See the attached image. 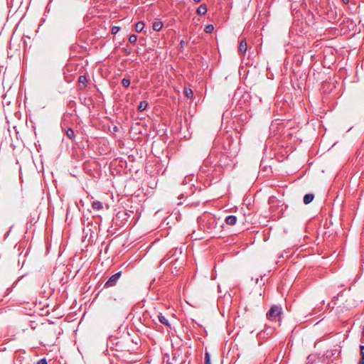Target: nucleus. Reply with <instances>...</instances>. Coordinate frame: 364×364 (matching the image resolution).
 <instances>
[{
	"mask_svg": "<svg viewBox=\"0 0 364 364\" xmlns=\"http://www.w3.org/2000/svg\"><path fill=\"white\" fill-rule=\"evenodd\" d=\"M122 274L121 272H119L109 277L107 282L105 283V287L108 288L116 285L117 281L120 278Z\"/></svg>",
	"mask_w": 364,
	"mask_h": 364,
	"instance_id": "obj_2",
	"label": "nucleus"
},
{
	"mask_svg": "<svg viewBox=\"0 0 364 364\" xmlns=\"http://www.w3.org/2000/svg\"><path fill=\"white\" fill-rule=\"evenodd\" d=\"M205 364H210V354L208 352L205 354Z\"/></svg>",
	"mask_w": 364,
	"mask_h": 364,
	"instance_id": "obj_18",
	"label": "nucleus"
},
{
	"mask_svg": "<svg viewBox=\"0 0 364 364\" xmlns=\"http://www.w3.org/2000/svg\"><path fill=\"white\" fill-rule=\"evenodd\" d=\"M158 317H159V321H160L161 323H163V324H164V325H166V326H170V323H169V322H168V320L166 318V316H164V315H162V314H159V315L158 316Z\"/></svg>",
	"mask_w": 364,
	"mask_h": 364,
	"instance_id": "obj_10",
	"label": "nucleus"
},
{
	"mask_svg": "<svg viewBox=\"0 0 364 364\" xmlns=\"http://www.w3.org/2000/svg\"><path fill=\"white\" fill-rule=\"evenodd\" d=\"M122 84L123 85L124 87H127L130 85V80L129 79L124 78L122 80Z\"/></svg>",
	"mask_w": 364,
	"mask_h": 364,
	"instance_id": "obj_16",
	"label": "nucleus"
},
{
	"mask_svg": "<svg viewBox=\"0 0 364 364\" xmlns=\"http://www.w3.org/2000/svg\"><path fill=\"white\" fill-rule=\"evenodd\" d=\"M184 93L188 98H192L193 96V92L192 90L189 89V88L185 89Z\"/></svg>",
	"mask_w": 364,
	"mask_h": 364,
	"instance_id": "obj_13",
	"label": "nucleus"
},
{
	"mask_svg": "<svg viewBox=\"0 0 364 364\" xmlns=\"http://www.w3.org/2000/svg\"><path fill=\"white\" fill-rule=\"evenodd\" d=\"M360 355H361V357H363V355H364V346H360Z\"/></svg>",
	"mask_w": 364,
	"mask_h": 364,
	"instance_id": "obj_21",
	"label": "nucleus"
},
{
	"mask_svg": "<svg viewBox=\"0 0 364 364\" xmlns=\"http://www.w3.org/2000/svg\"><path fill=\"white\" fill-rule=\"evenodd\" d=\"M196 3H198L200 1V0H193Z\"/></svg>",
	"mask_w": 364,
	"mask_h": 364,
	"instance_id": "obj_23",
	"label": "nucleus"
},
{
	"mask_svg": "<svg viewBox=\"0 0 364 364\" xmlns=\"http://www.w3.org/2000/svg\"><path fill=\"white\" fill-rule=\"evenodd\" d=\"M358 364H364V355H363V357H361Z\"/></svg>",
	"mask_w": 364,
	"mask_h": 364,
	"instance_id": "obj_22",
	"label": "nucleus"
},
{
	"mask_svg": "<svg viewBox=\"0 0 364 364\" xmlns=\"http://www.w3.org/2000/svg\"><path fill=\"white\" fill-rule=\"evenodd\" d=\"M92 207L93 209L96 210H100L101 209H102L103 205L102 203L100 201H93L92 203Z\"/></svg>",
	"mask_w": 364,
	"mask_h": 364,
	"instance_id": "obj_9",
	"label": "nucleus"
},
{
	"mask_svg": "<svg viewBox=\"0 0 364 364\" xmlns=\"http://www.w3.org/2000/svg\"><path fill=\"white\" fill-rule=\"evenodd\" d=\"M207 12V6L205 4H201L197 9L198 15H205Z\"/></svg>",
	"mask_w": 364,
	"mask_h": 364,
	"instance_id": "obj_7",
	"label": "nucleus"
},
{
	"mask_svg": "<svg viewBox=\"0 0 364 364\" xmlns=\"http://www.w3.org/2000/svg\"><path fill=\"white\" fill-rule=\"evenodd\" d=\"M148 106V102L146 101H141L139 106H138V110L141 112L146 109Z\"/></svg>",
	"mask_w": 364,
	"mask_h": 364,
	"instance_id": "obj_12",
	"label": "nucleus"
},
{
	"mask_svg": "<svg viewBox=\"0 0 364 364\" xmlns=\"http://www.w3.org/2000/svg\"><path fill=\"white\" fill-rule=\"evenodd\" d=\"M119 29L120 28L119 26H114L112 28V33L113 34H116L119 31Z\"/></svg>",
	"mask_w": 364,
	"mask_h": 364,
	"instance_id": "obj_19",
	"label": "nucleus"
},
{
	"mask_svg": "<svg viewBox=\"0 0 364 364\" xmlns=\"http://www.w3.org/2000/svg\"><path fill=\"white\" fill-rule=\"evenodd\" d=\"M344 3H348V0H343Z\"/></svg>",
	"mask_w": 364,
	"mask_h": 364,
	"instance_id": "obj_24",
	"label": "nucleus"
},
{
	"mask_svg": "<svg viewBox=\"0 0 364 364\" xmlns=\"http://www.w3.org/2000/svg\"><path fill=\"white\" fill-rule=\"evenodd\" d=\"M37 364H48L46 359H41L38 361Z\"/></svg>",
	"mask_w": 364,
	"mask_h": 364,
	"instance_id": "obj_20",
	"label": "nucleus"
},
{
	"mask_svg": "<svg viewBox=\"0 0 364 364\" xmlns=\"http://www.w3.org/2000/svg\"><path fill=\"white\" fill-rule=\"evenodd\" d=\"M214 29V27L212 24H208L205 26V31L207 33H210L213 32Z\"/></svg>",
	"mask_w": 364,
	"mask_h": 364,
	"instance_id": "obj_15",
	"label": "nucleus"
},
{
	"mask_svg": "<svg viewBox=\"0 0 364 364\" xmlns=\"http://www.w3.org/2000/svg\"><path fill=\"white\" fill-rule=\"evenodd\" d=\"M137 40V36L134 34H132L129 36V41L131 43H134Z\"/></svg>",
	"mask_w": 364,
	"mask_h": 364,
	"instance_id": "obj_17",
	"label": "nucleus"
},
{
	"mask_svg": "<svg viewBox=\"0 0 364 364\" xmlns=\"http://www.w3.org/2000/svg\"><path fill=\"white\" fill-rule=\"evenodd\" d=\"M163 27V23L159 19H156L152 25V28L156 31H159Z\"/></svg>",
	"mask_w": 364,
	"mask_h": 364,
	"instance_id": "obj_3",
	"label": "nucleus"
},
{
	"mask_svg": "<svg viewBox=\"0 0 364 364\" xmlns=\"http://www.w3.org/2000/svg\"><path fill=\"white\" fill-rule=\"evenodd\" d=\"M66 134L71 139H73L75 136L74 131L72 129H68L66 131Z\"/></svg>",
	"mask_w": 364,
	"mask_h": 364,
	"instance_id": "obj_14",
	"label": "nucleus"
},
{
	"mask_svg": "<svg viewBox=\"0 0 364 364\" xmlns=\"http://www.w3.org/2000/svg\"><path fill=\"white\" fill-rule=\"evenodd\" d=\"M247 45L246 40L242 39L240 41V45H239V50L241 53H245L247 51Z\"/></svg>",
	"mask_w": 364,
	"mask_h": 364,
	"instance_id": "obj_5",
	"label": "nucleus"
},
{
	"mask_svg": "<svg viewBox=\"0 0 364 364\" xmlns=\"http://www.w3.org/2000/svg\"><path fill=\"white\" fill-rule=\"evenodd\" d=\"M282 311L279 306L274 305L271 307L270 310L267 313V318L268 319H276L282 314Z\"/></svg>",
	"mask_w": 364,
	"mask_h": 364,
	"instance_id": "obj_1",
	"label": "nucleus"
},
{
	"mask_svg": "<svg viewBox=\"0 0 364 364\" xmlns=\"http://www.w3.org/2000/svg\"><path fill=\"white\" fill-rule=\"evenodd\" d=\"M314 198V196L311 193L306 194L304 197V204L310 203Z\"/></svg>",
	"mask_w": 364,
	"mask_h": 364,
	"instance_id": "obj_8",
	"label": "nucleus"
},
{
	"mask_svg": "<svg viewBox=\"0 0 364 364\" xmlns=\"http://www.w3.org/2000/svg\"><path fill=\"white\" fill-rule=\"evenodd\" d=\"M79 87L80 90L86 87L87 78L85 75H80L78 79Z\"/></svg>",
	"mask_w": 364,
	"mask_h": 364,
	"instance_id": "obj_4",
	"label": "nucleus"
},
{
	"mask_svg": "<svg viewBox=\"0 0 364 364\" xmlns=\"http://www.w3.org/2000/svg\"><path fill=\"white\" fill-rule=\"evenodd\" d=\"M225 222L230 225H233L237 222V218L235 215L228 216L225 219Z\"/></svg>",
	"mask_w": 364,
	"mask_h": 364,
	"instance_id": "obj_6",
	"label": "nucleus"
},
{
	"mask_svg": "<svg viewBox=\"0 0 364 364\" xmlns=\"http://www.w3.org/2000/svg\"><path fill=\"white\" fill-rule=\"evenodd\" d=\"M144 28V23L143 21H139L135 25V31L136 32H141Z\"/></svg>",
	"mask_w": 364,
	"mask_h": 364,
	"instance_id": "obj_11",
	"label": "nucleus"
}]
</instances>
